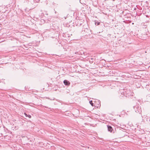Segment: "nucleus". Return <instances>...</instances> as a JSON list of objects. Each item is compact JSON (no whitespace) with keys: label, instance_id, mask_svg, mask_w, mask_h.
Wrapping results in <instances>:
<instances>
[{"label":"nucleus","instance_id":"obj_3","mask_svg":"<svg viewBox=\"0 0 150 150\" xmlns=\"http://www.w3.org/2000/svg\"><path fill=\"white\" fill-rule=\"evenodd\" d=\"M107 127L108 130L110 132H113V130L111 126L110 125H107Z\"/></svg>","mask_w":150,"mask_h":150},{"label":"nucleus","instance_id":"obj_7","mask_svg":"<svg viewBox=\"0 0 150 150\" xmlns=\"http://www.w3.org/2000/svg\"><path fill=\"white\" fill-rule=\"evenodd\" d=\"M95 24L96 25H99L100 23H99V22H95Z\"/></svg>","mask_w":150,"mask_h":150},{"label":"nucleus","instance_id":"obj_6","mask_svg":"<svg viewBox=\"0 0 150 150\" xmlns=\"http://www.w3.org/2000/svg\"><path fill=\"white\" fill-rule=\"evenodd\" d=\"M34 1L35 3H38L40 2V0H33Z\"/></svg>","mask_w":150,"mask_h":150},{"label":"nucleus","instance_id":"obj_8","mask_svg":"<svg viewBox=\"0 0 150 150\" xmlns=\"http://www.w3.org/2000/svg\"><path fill=\"white\" fill-rule=\"evenodd\" d=\"M90 62L91 63H92L93 62V61H90Z\"/></svg>","mask_w":150,"mask_h":150},{"label":"nucleus","instance_id":"obj_1","mask_svg":"<svg viewBox=\"0 0 150 150\" xmlns=\"http://www.w3.org/2000/svg\"><path fill=\"white\" fill-rule=\"evenodd\" d=\"M134 109L135 110V112L139 113L140 114L142 112V110L141 108L139 106H135L134 107Z\"/></svg>","mask_w":150,"mask_h":150},{"label":"nucleus","instance_id":"obj_5","mask_svg":"<svg viewBox=\"0 0 150 150\" xmlns=\"http://www.w3.org/2000/svg\"><path fill=\"white\" fill-rule=\"evenodd\" d=\"M89 103L92 105V106H94L93 103V102L92 100H91L90 101Z\"/></svg>","mask_w":150,"mask_h":150},{"label":"nucleus","instance_id":"obj_9","mask_svg":"<svg viewBox=\"0 0 150 150\" xmlns=\"http://www.w3.org/2000/svg\"><path fill=\"white\" fill-rule=\"evenodd\" d=\"M91 59L92 60H93V59H92V58H91Z\"/></svg>","mask_w":150,"mask_h":150},{"label":"nucleus","instance_id":"obj_2","mask_svg":"<svg viewBox=\"0 0 150 150\" xmlns=\"http://www.w3.org/2000/svg\"><path fill=\"white\" fill-rule=\"evenodd\" d=\"M63 83L66 86H69L70 85V82L67 80H64V81Z\"/></svg>","mask_w":150,"mask_h":150},{"label":"nucleus","instance_id":"obj_4","mask_svg":"<svg viewBox=\"0 0 150 150\" xmlns=\"http://www.w3.org/2000/svg\"><path fill=\"white\" fill-rule=\"evenodd\" d=\"M24 115L26 117H28L29 118H30L31 117V116L30 115H28L26 113H24Z\"/></svg>","mask_w":150,"mask_h":150}]
</instances>
